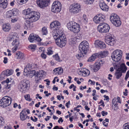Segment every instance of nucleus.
Listing matches in <instances>:
<instances>
[{
	"mask_svg": "<svg viewBox=\"0 0 129 129\" xmlns=\"http://www.w3.org/2000/svg\"><path fill=\"white\" fill-rule=\"evenodd\" d=\"M123 94L124 95L126 96L127 95L128 91L127 89L125 90V92H123Z\"/></svg>",
	"mask_w": 129,
	"mask_h": 129,
	"instance_id": "nucleus-61",
	"label": "nucleus"
},
{
	"mask_svg": "<svg viewBox=\"0 0 129 129\" xmlns=\"http://www.w3.org/2000/svg\"><path fill=\"white\" fill-rule=\"evenodd\" d=\"M19 44V42L18 39H16L13 40L12 43V45H15V46H18Z\"/></svg>",
	"mask_w": 129,
	"mask_h": 129,
	"instance_id": "nucleus-34",
	"label": "nucleus"
},
{
	"mask_svg": "<svg viewBox=\"0 0 129 129\" xmlns=\"http://www.w3.org/2000/svg\"><path fill=\"white\" fill-rule=\"evenodd\" d=\"M4 119L1 117L0 116V127L4 124Z\"/></svg>",
	"mask_w": 129,
	"mask_h": 129,
	"instance_id": "nucleus-46",
	"label": "nucleus"
},
{
	"mask_svg": "<svg viewBox=\"0 0 129 129\" xmlns=\"http://www.w3.org/2000/svg\"><path fill=\"white\" fill-rule=\"evenodd\" d=\"M98 57V54L97 53L93 54L89 58L88 61L90 62H92L95 60Z\"/></svg>",
	"mask_w": 129,
	"mask_h": 129,
	"instance_id": "nucleus-29",
	"label": "nucleus"
},
{
	"mask_svg": "<svg viewBox=\"0 0 129 129\" xmlns=\"http://www.w3.org/2000/svg\"><path fill=\"white\" fill-rule=\"evenodd\" d=\"M20 119L22 121L25 120L26 119H29V117L27 116L26 110H23L20 114Z\"/></svg>",
	"mask_w": 129,
	"mask_h": 129,
	"instance_id": "nucleus-21",
	"label": "nucleus"
},
{
	"mask_svg": "<svg viewBox=\"0 0 129 129\" xmlns=\"http://www.w3.org/2000/svg\"><path fill=\"white\" fill-rule=\"evenodd\" d=\"M89 45L88 42L85 41H83L80 44L79 49L82 54H86L88 50Z\"/></svg>",
	"mask_w": 129,
	"mask_h": 129,
	"instance_id": "nucleus-7",
	"label": "nucleus"
},
{
	"mask_svg": "<svg viewBox=\"0 0 129 129\" xmlns=\"http://www.w3.org/2000/svg\"><path fill=\"white\" fill-rule=\"evenodd\" d=\"M8 58L7 57H4V58L3 62L5 64L7 63L8 62Z\"/></svg>",
	"mask_w": 129,
	"mask_h": 129,
	"instance_id": "nucleus-57",
	"label": "nucleus"
},
{
	"mask_svg": "<svg viewBox=\"0 0 129 129\" xmlns=\"http://www.w3.org/2000/svg\"><path fill=\"white\" fill-rule=\"evenodd\" d=\"M18 18H15L14 19H12L11 20V22L12 23H14L16 22L18 20Z\"/></svg>",
	"mask_w": 129,
	"mask_h": 129,
	"instance_id": "nucleus-63",
	"label": "nucleus"
},
{
	"mask_svg": "<svg viewBox=\"0 0 129 129\" xmlns=\"http://www.w3.org/2000/svg\"><path fill=\"white\" fill-rule=\"evenodd\" d=\"M41 56L43 59H45L46 58V55L44 53H42L41 55Z\"/></svg>",
	"mask_w": 129,
	"mask_h": 129,
	"instance_id": "nucleus-58",
	"label": "nucleus"
},
{
	"mask_svg": "<svg viewBox=\"0 0 129 129\" xmlns=\"http://www.w3.org/2000/svg\"><path fill=\"white\" fill-rule=\"evenodd\" d=\"M37 75H39V76L42 78L45 76L46 73L43 70H41L36 73Z\"/></svg>",
	"mask_w": 129,
	"mask_h": 129,
	"instance_id": "nucleus-31",
	"label": "nucleus"
},
{
	"mask_svg": "<svg viewBox=\"0 0 129 129\" xmlns=\"http://www.w3.org/2000/svg\"><path fill=\"white\" fill-rule=\"evenodd\" d=\"M44 50V48L42 47L39 48V51L40 52H43Z\"/></svg>",
	"mask_w": 129,
	"mask_h": 129,
	"instance_id": "nucleus-59",
	"label": "nucleus"
},
{
	"mask_svg": "<svg viewBox=\"0 0 129 129\" xmlns=\"http://www.w3.org/2000/svg\"><path fill=\"white\" fill-rule=\"evenodd\" d=\"M25 99L27 101H30L32 100V99L30 98V95L29 94H27L24 96Z\"/></svg>",
	"mask_w": 129,
	"mask_h": 129,
	"instance_id": "nucleus-44",
	"label": "nucleus"
},
{
	"mask_svg": "<svg viewBox=\"0 0 129 129\" xmlns=\"http://www.w3.org/2000/svg\"><path fill=\"white\" fill-rule=\"evenodd\" d=\"M36 67V65L34 63H29L27 64L24 70V72H29Z\"/></svg>",
	"mask_w": 129,
	"mask_h": 129,
	"instance_id": "nucleus-17",
	"label": "nucleus"
},
{
	"mask_svg": "<svg viewBox=\"0 0 129 129\" xmlns=\"http://www.w3.org/2000/svg\"><path fill=\"white\" fill-rule=\"evenodd\" d=\"M129 77V70L126 72L125 78V80H127V79Z\"/></svg>",
	"mask_w": 129,
	"mask_h": 129,
	"instance_id": "nucleus-52",
	"label": "nucleus"
},
{
	"mask_svg": "<svg viewBox=\"0 0 129 129\" xmlns=\"http://www.w3.org/2000/svg\"><path fill=\"white\" fill-rule=\"evenodd\" d=\"M13 73L12 70H7L4 72V74L6 76H8L11 75Z\"/></svg>",
	"mask_w": 129,
	"mask_h": 129,
	"instance_id": "nucleus-33",
	"label": "nucleus"
},
{
	"mask_svg": "<svg viewBox=\"0 0 129 129\" xmlns=\"http://www.w3.org/2000/svg\"><path fill=\"white\" fill-rule=\"evenodd\" d=\"M28 40L31 43H33L34 41L40 42L41 40V39L38 36L34 34L33 33L29 35Z\"/></svg>",
	"mask_w": 129,
	"mask_h": 129,
	"instance_id": "nucleus-15",
	"label": "nucleus"
},
{
	"mask_svg": "<svg viewBox=\"0 0 129 129\" xmlns=\"http://www.w3.org/2000/svg\"><path fill=\"white\" fill-rule=\"evenodd\" d=\"M123 127V129H129V123H127L124 124Z\"/></svg>",
	"mask_w": 129,
	"mask_h": 129,
	"instance_id": "nucleus-49",
	"label": "nucleus"
},
{
	"mask_svg": "<svg viewBox=\"0 0 129 129\" xmlns=\"http://www.w3.org/2000/svg\"><path fill=\"white\" fill-rule=\"evenodd\" d=\"M23 14L26 16L29 20H26L25 22L24 26V28L27 30L30 29L32 27L31 22H35L39 19L40 17V14L39 12L33 11L31 9L28 8L23 11Z\"/></svg>",
	"mask_w": 129,
	"mask_h": 129,
	"instance_id": "nucleus-2",
	"label": "nucleus"
},
{
	"mask_svg": "<svg viewBox=\"0 0 129 129\" xmlns=\"http://www.w3.org/2000/svg\"><path fill=\"white\" fill-rule=\"evenodd\" d=\"M116 70V71L115 73V75L116 78L117 79H119L122 76V73L121 71H120L117 69Z\"/></svg>",
	"mask_w": 129,
	"mask_h": 129,
	"instance_id": "nucleus-30",
	"label": "nucleus"
},
{
	"mask_svg": "<svg viewBox=\"0 0 129 129\" xmlns=\"http://www.w3.org/2000/svg\"><path fill=\"white\" fill-rule=\"evenodd\" d=\"M81 6L79 3H75L71 5L69 7V11L71 13L76 14L81 10Z\"/></svg>",
	"mask_w": 129,
	"mask_h": 129,
	"instance_id": "nucleus-9",
	"label": "nucleus"
},
{
	"mask_svg": "<svg viewBox=\"0 0 129 129\" xmlns=\"http://www.w3.org/2000/svg\"><path fill=\"white\" fill-rule=\"evenodd\" d=\"M53 58L57 61H60V58L58 54H56L53 55Z\"/></svg>",
	"mask_w": 129,
	"mask_h": 129,
	"instance_id": "nucleus-45",
	"label": "nucleus"
},
{
	"mask_svg": "<svg viewBox=\"0 0 129 129\" xmlns=\"http://www.w3.org/2000/svg\"><path fill=\"white\" fill-rule=\"evenodd\" d=\"M42 33L43 35H46L48 33L47 28L45 27H43L42 29Z\"/></svg>",
	"mask_w": 129,
	"mask_h": 129,
	"instance_id": "nucleus-36",
	"label": "nucleus"
},
{
	"mask_svg": "<svg viewBox=\"0 0 129 129\" xmlns=\"http://www.w3.org/2000/svg\"><path fill=\"white\" fill-rule=\"evenodd\" d=\"M9 37L10 38V40H11L13 39L14 40L16 39H18L19 37L17 33H11L9 35Z\"/></svg>",
	"mask_w": 129,
	"mask_h": 129,
	"instance_id": "nucleus-27",
	"label": "nucleus"
},
{
	"mask_svg": "<svg viewBox=\"0 0 129 129\" xmlns=\"http://www.w3.org/2000/svg\"><path fill=\"white\" fill-rule=\"evenodd\" d=\"M104 97L105 98L104 99V100H106L108 101H109V98L108 96H107L106 95H104Z\"/></svg>",
	"mask_w": 129,
	"mask_h": 129,
	"instance_id": "nucleus-60",
	"label": "nucleus"
},
{
	"mask_svg": "<svg viewBox=\"0 0 129 129\" xmlns=\"http://www.w3.org/2000/svg\"><path fill=\"white\" fill-rule=\"evenodd\" d=\"M104 20L103 16L101 14L96 15L93 18V21L96 24L101 23Z\"/></svg>",
	"mask_w": 129,
	"mask_h": 129,
	"instance_id": "nucleus-16",
	"label": "nucleus"
},
{
	"mask_svg": "<svg viewBox=\"0 0 129 129\" xmlns=\"http://www.w3.org/2000/svg\"><path fill=\"white\" fill-rule=\"evenodd\" d=\"M108 112L104 111H103L101 112V114L103 116H105L108 114Z\"/></svg>",
	"mask_w": 129,
	"mask_h": 129,
	"instance_id": "nucleus-55",
	"label": "nucleus"
},
{
	"mask_svg": "<svg viewBox=\"0 0 129 129\" xmlns=\"http://www.w3.org/2000/svg\"><path fill=\"white\" fill-rule=\"evenodd\" d=\"M63 69L60 67L55 69L53 70V71L56 75L61 74L63 72Z\"/></svg>",
	"mask_w": 129,
	"mask_h": 129,
	"instance_id": "nucleus-28",
	"label": "nucleus"
},
{
	"mask_svg": "<svg viewBox=\"0 0 129 129\" xmlns=\"http://www.w3.org/2000/svg\"><path fill=\"white\" fill-rule=\"evenodd\" d=\"M113 77V76L111 74H109L108 75V79L109 80H112V78Z\"/></svg>",
	"mask_w": 129,
	"mask_h": 129,
	"instance_id": "nucleus-62",
	"label": "nucleus"
},
{
	"mask_svg": "<svg viewBox=\"0 0 129 129\" xmlns=\"http://www.w3.org/2000/svg\"><path fill=\"white\" fill-rule=\"evenodd\" d=\"M12 100L11 97L4 96L0 100V106L3 108L6 107L10 105Z\"/></svg>",
	"mask_w": 129,
	"mask_h": 129,
	"instance_id": "nucleus-6",
	"label": "nucleus"
},
{
	"mask_svg": "<svg viewBox=\"0 0 129 129\" xmlns=\"http://www.w3.org/2000/svg\"><path fill=\"white\" fill-rule=\"evenodd\" d=\"M118 102L116 100V98H114L112 100V105H118Z\"/></svg>",
	"mask_w": 129,
	"mask_h": 129,
	"instance_id": "nucleus-48",
	"label": "nucleus"
},
{
	"mask_svg": "<svg viewBox=\"0 0 129 129\" xmlns=\"http://www.w3.org/2000/svg\"><path fill=\"white\" fill-rule=\"evenodd\" d=\"M67 27L69 30L75 33L79 32L80 30L79 25L74 21L70 22L68 23Z\"/></svg>",
	"mask_w": 129,
	"mask_h": 129,
	"instance_id": "nucleus-3",
	"label": "nucleus"
},
{
	"mask_svg": "<svg viewBox=\"0 0 129 129\" xmlns=\"http://www.w3.org/2000/svg\"><path fill=\"white\" fill-rule=\"evenodd\" d=\"M28 0H17V2L20 4H22L25 3Z\"/></svg>",
	"mask_w": 129,
	"mask_h": 129,
	"instance_id": "nucleus-47",
	"label": "nucleus"
},
{
	"mask_svg": "<svg viewBox=\"0 0 129 129\" xmlns=\"http://www.w3.org/2000/svg\"><path fill=\"white\" fill-rule=\"evenodd\" d=\"M42 78L39 75H37L36 74V75L35 76V81L36 83H38L39 82L40 80Z\"/></svg>",
	"mask_w": 129,
	"mask_h": 129,
	"instance_id": "nucleus-41",
	"label": "nucleus"
},
{
	"mask_svg": "<svg viewBox=\"0 0 129 129\" xmlns=\"http://www.w3.org/2000/svg\"><path fill=\"white\" fill-rule=\"evenodd\" d=\"M79 75H82L84 77L88 76L90 74L89 71L85 68H83L81 69L78 73Z\"/></svg>",
	"mask_w": 129,
	"mask_h": 129,
	"instance_id": "nucleus-19",
	"label": "nucleus"
},
{
	"mask_svg": "<svg viewBox=\"0 0 129 129\" xmlns=\"http://www.w3.org/2000/svg\"><path fill=\"white\" fill-rule=\"evenodd\" d=\"M110 19L111 23L116 27H119L121 25L120 19L116 14H112L110 16Z\"/></svg>",
	"mask_w": 129,
	"mask_h": 129,
	"instance_id": "nucleus-4",
	"label": "nucleus"
},
{
	"mask_svg": "<svg viewBox=\"0 0 129 129\" xmlns=\"http://www.w3.org/2000/svg\"><path fill=\"white\" fill-rule=\"evenodd\" d=\"M80 37L78 35H76L73 36L71 38L70 41L72 44H74L76 43V42H79L80 40Z\"/></svg>",
	"mask_w": 129,
	"mask_h": 129,
	"instance_id": "nucleus-23",
	"label": "nucleus"
},
{
	"mask_svg": "<svg viewBox=\"0 0 129 129\" xmlns=\"http://www.w3.org/2000/svg\"><path fill=\"white\" fill-rule=\"evenodd\" d=\"M18 47L15 46L12 49V52L13 53L15 52L18 49Z\"/></svg>",
	"mask_w": 129,
	"mask_h": 129,
	"instance_id": "nucleus-53",
	"label": "nucleus"
},
{
	"mask_svg": "<svg viewBox=\"0 0 129 129\" xmlns=\"http://www.w3.org/2000/svg\"><path fill=\"white\" fill-rule=\"evenodd\" d=\"M36 75V72L35 71L33 70L30 71L29 72H24V75L25 76H28L30 78H31L35 75Z\"/></svg>",
	"mask_w": 129,
	"mask_h": 129,
	"instance_id": "nucleus-22",
	"label": "nucleus"
},
{
	"mask_svg": "<svg viewBox=\"0 0 129 129\" xmlns=\"http://www.w3.org/2000/svg\"><path fill=\"white\" fill-rule=\"evenodd\" d=\"M53 129H63V128L62 127H59L58 126H56L54 127Z\"/></svg>",
	"mask_w": 129,
	"mask_h": 129,
	"instance_id": "nucleus-64",
	"label": "nucleus"
},
{
	"mask_svg": "<svg viewBox=\"0 0 129 129\" xmlns=\"http://www.w3.org/2000/svg\"><path fill=\"white\" fill-rule=\"evenodd\" d=\"M48 52L47 54L49 55H50L53 54V52L52 50V48L50 47L47 49Z\"/></svg>",
	"mask_w": 129,
	"mask_h": 129,
	"instance_id": "nucleus-42",
	"label": "nucleus"
},
{
	"mask_svg": "<svg viewBox=\"0 0 129 129\" xmlns=\"http://www.w3.org/2000/svg\"><path fill=\"white\" fill-rule=\"evenodd\" d=\"M11 11L12 12V14L14 16H16L18 14V10L17 9L15 8Z\"/></svg>",
	"mask_w": 129,
	"mask_h": 129,
	"instance_id": "nucleus-38",
	"label": "nucleus"
},
{
	"mask_svg": "<svg viewBox=\"0 0 129 129\" xmlns=\"http://www.w3.org/2000/svg\"><path fill=\"white\" fill-rule=\"evenodd\" d=\"M5 87L6 88L10 90V89L11 87V84H6L5 85Z\"/></svg>",
	"mask_w": 129,
	"mask_h": 129,
	"instance_id": "nucleus-56",
	"label": "nucleus"
},
{
	"mask_svg": "<svg viewBox=\"0 0 129 129\" xmlns=\"http://www.w3.org/2000/svg\"><path fill=\"white\" fill-rule=\"evenodd\" d=\"M28 48L33 51H35L37 48V45L36 44H31L28 47Z\"/></svg>",
	"mask_w": 129,
	"mask_h": 129,
	"instance_id": "nucleus-35",
	"label": "nucleus"
},
{
	"mask_svg": "<svg viewBox=\"0 0 129 129\" xmlns=\"http://www.w3.org/2000/svg\"><path fill=\"white\" fill-rule=\"evenodd\" d=\"M88 82H89L90 85H94L95 84V82L94 81H92L91 80L89 79L88 80Z\"/></svg>",
	"mask_w": 129,
	"mask_h": 129,
	"instance_id": "nucleus-54",
	"label": "nucleus"
},
{
	"mask_svg": "<svg viewBox=\"0 0 129 129\" xmlns=\"http://www.w3.org/2000/svg\"><path fill=\"white\" fill-rule=\"evenodd\" d=\"M3 30L5 31H8L11 28V26L9 23H5L3 25Z\"/></svg>",
	"mask_w": 129,
	"mask_h": 129,
	"instance_id": "nucleus-26",
	"label": "nucleus"
},
{
	"mask_svg": "<svg viewBox=\"0 0 129 129\" xmlns=\"http://www.w3.org/2000/svg\"><path fill=\"white\" fill-rule=\"evenodd\" d=\"M108 54L107 52V51H104L103 52H101L99 54L101 56V57L102 58H103L105 57Z\"/></svg>",
	"mask_w": 129,
	"mask_h": 129,
	"instance_id": "nucleus-40",
	"label": "nucleus"
},
{
	"mask_svg": "<svg viewBox=\"0 0 129 129\" xmlns=\"http://www.w3.org/2000/svg\"><path fill=\"white\" fill-rule=\"evenodd\" d=\"M28 81L26 80L22 82L21 84L18 86V88L20 91L23 93L25 92L26 91L28 85Z\"/></svg>",
	"mask_w": 129,
	"mask_h": 129,
	"instance_id": "nucleus-14",
	"label": "nucleus"
},
{
	"mask_svg": "<svg viewBox=\"0 0 129 129\" xmlns=\"http://www.w3.org/2000/svg\"><path fill=\"white\" fill-rule=\"evenodd\" d=\"M113 66L114 69H117L119 71H121V72L123 73H125L127 70V68L126 66L124 63H121L119 67L118 66V64L116 63H113Z\"/></svg>",
	"mask_w": 129,
	"mask_h": 129,
	"instance_id": "nucleus-12",
	"label": "nucleus"
},
{
	"mask_svg": "<svg viewBox=\"0 0 129 129\" xmlns=\"http://www.w3.org/2000/svg\"><path fill=\"white\" fill-rule=\"evenodd\" d=\"M99 6L101 9L105 11H108V7L107 5L103 1H100Z\"/></svg>",
	"mask_w": 129,
	"mask_h": 129,
	"instance_id": "nucleus-20",
	"label": "nucleus"
},
{
	"mask_svg": "<svg viewBox=\"0 0 129 129\" xmlns=\"http://www.w3.org/2000/svg\"><path fill=\"white\" fill-rule=\"evenodd\" d=\"M9 90V89H8L5 87L3 88L2 90V92L4 93H7L8 92Z\"/></svg>",
	"mask_w": 129,
	"mask_h": 129,
	"instance_id": "nucleus-50",
	"label": "nucleus"
},
{
	"mask_svg": "<svg viewBox=\"0 0 129 129\" xmlns=\"http://www.w3.org/2000/svg\"><path fill=\"white\" fill-rule=\"evenodd\" d=\"M122 54V51L119 49L116 50L112 53L111 57L115 62L119 61L121 59Z\"/></svg>",
	"mask_w": 129,
	"mask_h": 129,
	"instance_id": "nucleus-5",
	"label": "nucleus"
},
{
	"mask_svg": "<svg viewBox=\"0 0 129 129\" xmlns=\"http://www.w3.org/2000/svg\"><path fill=\"white\" fill-rule=\"evenodd\" d=\"M16 55L18 59H23L24 57V54L20 51H17L16 52Z\"/></svg>",
	"mask_w": 129,
	"mask_h": 129,
	"instance_id": "nucleus-32",
	"label": "nucleus"
},
{
	"mask_svg": "<svg viewBox=\"0 0 129 129\" xmlns=\"http://www.w3.org/2000/svg\"><path fill=\"white\" fill-rule=\"evenodd\" d=\"M105 40L106 43L109 45L113 46L116 43L115 38L113 35L109 33L106 34Z\"/></svg>",
	"mask_w": 129,
	"mask_h": 129,
	"instance_id": "nucleus-8",
	"label": "nucleus"
},
{
	"mask_svg": "<svg viewBox=\"0 0 129 129\" xmlns=\"http://www.w3.org/2000/svg\"><path fill=\"white\" fill-rule=\"evenodd\" d=\"M50 0H37L36 3L39 7L44 8L47 6L49 4Z\"/></svg>",
	"mask_w": 129,
	"mask_h": 129,
	"instance_id": "nucleus-13",
	"label": "nucleus"
},
{
	"mask_svg": "<svg viewBox=\"0 0 129 129\" xmlns=\"http://www.w3.org/2000/svg\"><path fill=\"white\" fill-rule=\"evenodd\" d=\"M110 29V28L109 25L105 23H100L98 27V31L101 33L108 32Z\"/></svg>",
	"mask_w": 129,
	"mask_h": 129,
	"instance_id": "nucleus-11",
	"label": "nucleus"
},
{
	"mask_svg": "<svg viewBox=\"0 0 129 129\" xmlns=\"http://www.w3.org/2000/svg\"><path fill=\"white\" fill-rule=\"evenodd\" d=\"M6 16L7 18L11 17L12 15V12L11 10H10L7 12L6 14Z\"/></svg>",
	"mask_w": 129,
	"mask_h": 129,
	"instance_id": "nucleus-39",
	"label": "nucleus"
},
{
	"mask_svg": "<svg viewBox=\"0 0 129 129\" xmlns=\"http://www.w3.org/2000/svg\"><path fill=\"white\" fill-rule=\"evenodd\" d=\"M61 4L58 1H56L53 2L51 6V11L55 13H57L61 10Z\"/></svg>",
	"mask_w": 129,
	"mask_h": 129,
	"instance_id": "nucleus-10",
	"label": "nucleus"
},
{
	"mask_svg": "<svg viewBox=\"0 0 129 129\" xmlns=\"http://www.w3.org/2000/svg\"><path fill=\"white\" fill-rule=\"evenodd\" d=\"M83 1L87 5H91L93 4L94 0H83Z\"/></svg>",
	"mask_w": 129,
	"mask_h": 129,
	"instance_id": "nucleus-37",
	"label": "nucleus"
},
{
	"mask_svg": "<svg viewBox=\"0 0 129 129\" xmlns=\"http://www.w3.org/2000/svg\"><path fill=\"white\" fill-rule=\"evenodd\" d=\"M82 21L85 23H86L88 21V19L86 17V15L85 14H83L82 19Z\"/></svg>",
	"mask_w": 129,
	"mask_h": 129,
	"instance_id": "nucleus-43",
	"label": "nucleus"
},
{
	"mask_svg": "<svg viewBox=\"0 0 129 129\" xmlns=\"http://www.w3.org/2000/svg\"><path fill=\"white\" fill-rule=\"evenodd\" d=\"M94 44L96 47H99L101 49H104L106 47V45L104 43L99 40L95 41Z\"/></svg>",
	"mask_w": 129,
	"mask_h": 129,
	"instance_id": "nucleus-18",
	"label": "nucleus"
},
{
	"mask_svg": "<svg viewBox=\"0 0 129 129\" xmlns=\"http://www.w3.org/2000/svg\"><path fill=\"white\" fill-rule=\"evenodd\" d=\"M118 105H112V108L114 110H116L118 109Z\"/></svg>",
	"mask_w": 129,
	"mask_h": 129,
	"instance_id": "nucleus-51",
	"label": "nucleus"
},
{
	"mask_svg": "<svg viewBox=\"0 0 129 129\" xmlns=\"http://www.w3.org/2000/svg\"><path fill=\"white\" fill-rule=\"evenodd\" d=\"M60 25L59 22L55 20L50 24V28L54 30L52 34L55 40L57 45L61 48L64 46L66 44L67 39L65 34L63 30L58 28Z\"/></svg>",
	"mask_w": 129,
	"mask_h": 129,
	"instance_id": "nucleus-1",
	"label": "nucleus"
},
{
	"mask_svg": "<svg viewBox=\"0 0 129 129\" xmlns=\"http://www.w3.org/2000/svg\"><path fill=\"white\" fill-rule=\"evenodd\" d=\"M101 63H102V61L97 62L95 63L93 67L94 72H96L100 69Z\"/></svg>",
	"mask_w": 129,
	"mask_h": 129,
	"instance_id": "nucleus-24",
	"label": "nucleus"
},
{
	"mask_svg": "<svg viewBox=\"0 0 129 129\" xmlns=\"http://www.w3.org/2000/svg\"><path fill=\"white\" fill-rule=\"evenodd\" d=\"M8 5L7 0H0V8L3 9H5Z\"/></svg>",
	"mask_w": 129,
	"mask_h": 129,
	"instance_id": "nucleus-25",
	"label": "nucleus"
}]
</instances>
